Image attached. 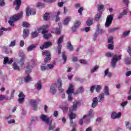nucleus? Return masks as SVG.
Masks as SVG:
<instances>
[{"instance_id":"f257e3e1","label":"nucleus","mask_w":131,"mask_h":131,"mask_svg":"<svg viewBox=\"0 0 131 131\" xmlns=\"http://www.w3.org/2000/svg\"><path fill=\"white\" fill-rule=\"evenodd\" d=\"M51 117H48V116L46 115H41L40 116V119L42 120V121L45 122L46 124L49 125V130H54L55 127H56V125H52V123H53V121L51 119Z\"/></svg>"},{"instance_id":"f03ea898","label":"nucleus","mask_w":131,"mask_h":131,"mask_svg":"<svg viewBox=\"0 0 131 131\" xmlns=\"http://www.w3.org/2000/svg\"><path fill=\"white\" fill-rule=\"evenodd\" d=\"M23 16V11H20L17 14H14L11 16L9 18V20L8 21V23L9 25L11 27H14L15 25L14 24V23H15V22H17V21H19V20H20V19L22 18Z\"/></svg>"},{"instance_id":"7ed1b4c3","label":"nucleus","mask_w":131,"mask_h":131,"mask_svg":"<svg viewBox=\"0 0 131 131\" xmlns=\"http://www.w3.org/2000/svg\"><path fill=\"white\" fill-rule=\"evenodd\" d=\"M32 69V66H30L29 63L28 65L27 66V70L26 71V74H28V75L24 78V81L25 83H28L29 81H31V78L30 77L29 74L31 73Z\"/></svg>"},{"instance_id":"20e7f679","label":"nucleus","mask_w":131,"mask_h":131,"mask_svg":"<svg viewBox=\"0 0 131 131\" xmlns=\"http://www.w3.org/2000/svg\"><path fill=\"white\" fill-rule=\"evenodd\" d=\"M120 60H121V55H114L111 62L112 67L113 68H115V67H116V65H117V62L120 61Z\"/></svg>"},{"instance_id":"39448f33","label":"nucleus","mask_w":131,"mask_h":131,"mask_svg":"<svg viewBox=\"0 0 131 131\" xmlns=\"http://www.w3.org/2000/svg\"><path fill=\"white\" fill-rule=\"evenodd\" d=\"M58 85V91L60 94H61L62 99H65V92H64V89H62V80L61 79H58L57 80Z\"/></svg>"},{"instance_id":"423d86ee","label":"nucleus","mask_w":131,"mask_h":131,"mask_svg":"<svg viewBox=\"0 0 131 131\" xmlns=\"http://www.w3.org/2000/svg\"><path fill=\"white\" fill-rule=\"evenodd\" d=\"M113 15H108L106 17V20L104 25L105 27L106 28L109 27L111 24H112V21H113Z\"/></svg>"},{"instance_id":"0eeeda50","label":"nucleus","mask_w":131,"mask_h":131,"mask_svg":"<svg viewBox=\"0 0 131 131\" xmlns=\"http://www.w3.org/2000/svg\"><path fill=\"white\" fill-rule=\"evenodd\" d=\"M36 11L34 9H30L29 6H28L26 8V16L29 17L30 15H35Z\"/></svg>"},{"instance_id":"6e6552de","label":"nucleus","mask_w":131,"mask_h":131,"mask_svg":"<svg viewBox=\"0 0 131 131\" xmlns=\"http://www.w3.org/2000/svg\"><path fill=\"white\" fill-rule=\"evenodd\" d=\"M94 111L93 110H90L89 111L88 115H85V123H89L91 121V118H92V115L93 114V112Z\"/></svg>"},{"instance_id":"1a4fd4ad","label":"nucleus","mask_w":131,"mask_h":131,"mask_svg":"<svg viewBox=\"0 0 131 131\" xmlns=\"http://www.w3.org/2000/svg\"><path fill=\"white\" fill-rule=\"evenodd\" d=\"M121 117V113L119 112L118 114L115 112L112 113L111 117L112 119H116L117 118H119Z\"/></svg>"},{"instance_id":"9d476101","label":"nucleus","mask_w":131,"mask_h":131,"mask_svg":"<svg viewBox=\"0 0 131 131\" xmlns=\"http://www.w3.org/2000/svg\"><path fill=\"white\" fill-rule=\"evenodd\" d=\"M22 2L21 0H15V2L13 3V6H16L15 10L16 11H18L20 9V7H21V4Z\"/></svg>"},{"instance_id":"9b49d317","label":"nucleus","mask_w":131,"mask_h":131,"mask_svg":"<svg viewBox=\"0 0 131 131\" xmlns=\"http://www.w3.org/2000/svg\"><path fill=\"white\" fill-rule=\"evenodd\" d=\"M52 42L50 41L45 42L42 47H40V49H41V50H44V49H48V48H50V47H52Z\"/></svg>"},{"instance_id":"f8f14e48","label":"nucleus","mask_w":131,"mask_h":131,"mask_svg":"<svg viewBox=\"0 0 131 131\" xmlns=\"http://www.w3.org/2000/svg\"><path fill=\"white\" fill-rule=\"evenodd\" d=\"M18 103L19 104H23L24 102V99H25V95L23 94V93L21 92L18 95Z\"/></svg>"},{"instance_id":"ddd939ff","label":"nucleus","mask_w":131,"mask_h":131,"mask_svg":"<svg viewBox=\"0 0 131 131\" xmlns=\"http://www.w3.org/2000/svg\"><path fill=\"white\" fill-rule=\"evenodd\" d=\"M56 89H57V84H52L50 88V92L53 95H55L57 92V90Z\"/></svg>"},{"instance_id":"4468645a","label":"nucleus","mask_w":131,"mask_h":131,"mask_svg":"<svg viewBox=\"0 0 131 131\" xmlns=\"http://www.w3.org/2000/svg\"><path fill=\"white\" fill-rule=\"evenodd\" d=\"M127 10L126 9H124L122 12L120 13L118 16V19L120 20V19H122L124 16H126L127 15Z\"/></svg>"},{"instance_id":"2eb2a0df","label":"nucleus","mask_w":131,"mask_h":131,"mask_svg":"<svg viewBox=\"0 0 131 131\" xmlns=\"http://www.w3.org/2000/svg\"><path fill=\"white\" fill-rule=\"evenodd\" d=\"M29 36V29H24L23 31V37L24 39L27 38Z\"/></svg>"},{"instance_id":"dca6fc26","label":"nucleus","mask_w":131,"mask_h":131,"mask_svg":"<svg viewBox=\"0 0 131 131\" xmlns=\"http://www.w3.org/2000/svg\"><path fill=\"white\" fill-rule=\"evenodd\" d=\"M37 101L36 100H31L30 104L32 105V106L33 107V110L34 111H36L37 110V104H36Z\"/></svg>"},{"instance_id":"f3484780","label":"nucleus","mask_w":131,"mask_h":131,"mask_svg":"<svg viewBox=\"0 0 131 131\" xmlns=\"http://www.w3.org/2000/svg\"><path fill=\"white\" fill-rule=\"evenodd\" d=\"M74 93V88H73V85L72 84H70L69 87L67 91V93L68 94H73Z\"/></svg>"},{"instance_id":"a211bd4d","label":"nucleus","mask_w":131,"mask_h":131,"mask_svg":"<svg viewBox=\"0 0 131 131\" xmlns=\"http://www.w3.org/2000/svg\"><path fill=\"white\" fill-rule=\"evenodd\" d=\"M100 28L101 26H100V25H97L96 28V32H98V35L104 34V33H105V30Z\"/></svg>"},{"instance_id":"6ab92c4d","label":"nucleus","mask_w":131,"mask_h":131,"mask_svg":"<svg viewBox=\"0 0 131 131\" xmlns=\"http://www.w3.org/2000/svg\"><path fill=\"white\" fill-rule=\"evenodd\" d=\"M72 19V18L70 16L64 18L63 21V25H64V26H67V25H68L69 23L71 21Z\"/></svg>"},{"instance_id":"aec40b11","label":"nucleus","mask_w":131,"mask_h":131,"mask_svg":"<svg viewBox=\"0 0 131 131\" xmlns=\"http://www.w3.org/2000/svg\"><path fill=\"white\" fill-rule=\"evenodd\" d=\"M67 49L68 50H69L70 52H73V51H74V47H73V45L71 44L70 41L67 42Z\"/></svg>"},{"instance_id":"412c9836","label":"nucleus","mask_w":131,"mask_h":131,"mask_svg":"<svg viewBox=\"0 0 131 131\" xmlns=\"http://www.w3.org/2000/svg\"><path fill=\"white\" fill-rule=\"evenodd\" d=\"M35 89H36L37 91H40L42 88V85H41V82L38 81L34 85Z\"/></svg>"},{"instance_id":"4be33fe9","label":"nucleus","mask_w":131,"mask_h":131,"mask_svg":"<svg viewBox=\"0 0 131 131\" xmlns=\"http://www.w3.org/2000/svg\"><path fill=\"white\" fill-rule=\"evenodd\" d=\"M13 63V59L11 58L9 60V58L8 57H6L4 59V64L6 65V64H12Z\"/></svg>"},{"instance_id":"5701e85b","label":"nucleus","mask_w":131,"mask_h":131,"mask_svg":"<svg viewBox=\"0 0 131 131\" xmlns=\"http://www.w3.org/2000/svg\"><path fill=\"white\" fill-rule=\"evenodd\" d=\"M98 97H95L93 100L92 104V108H96L98 106Z\"/></svg>"},{"instance_id":"b1692460","label":"nucleus","mask_w":131,"mask_h":131,"mask_svg":"<svg viewBox=\"0 0 131 131\" xmlns=\"http://www.w3.org/2000/svg\"><path fill=\"white\" fill-rule=\"evenodd\" d=\"M63 40H64V36H61L57 40L58 47H62V43L63 42Z\"/></svg>"},{"instance_id":"393cba45","label":"nucleus","mask_w":131,"mask_h":131,"mask_svg":"<svg viewBox=\"0 0 131 131\" xmlns=\"http://www.w3.org/2000/svg\"><path fill=\"white\" fill-rule=\"evenodd\" d=\"M93 22H94V19L92 17H89L86 21V24L87 26H92Z\"/></svg>"},{"instance_id":"a878e982","label":"nucleus","mask_w":131,"mask_h":131,"mask_svg":"<svg viewBox=\"0 0 131 131\" xmlns=\"http://www.w3.org/2000/svg\"><path fill=\"white\" fill-rule=\"evenodd\" d=\"M12 65L14 70H16V71H20L21 70L20 67L15 62L13 63Z\"/></svg>"},{"instance_id":"bb28decb","label":"nucleus","mask_w":131,"mask_h":131,"mask_svg":"<svg viewBox=\"0 0 131 131\" xmlns=\"http://www.w3.org/2000/svg\"><path fill=\"white\" fill-rule=\"evenodd\" d=\"M99 102L103 103L104 102V99H105V94L104 93H101L100 94L99 97Z\"/></svg>"},{"instance_id":"cd10ccee","label":"nucleus","mask_w":131,"mask_h":131,"mask_svg":"<svg viewBox=\"0 0 131 131\" xmlns=\"http://www.w3.org/2000/svg\"><path fill=\"white\" fill-rule=\"evenodd\" d=\"M36 48V45L33 44L27 48V52H31L32 50L35 49Z\"/></svg>"},{"instance_id":"c85d7f7f","label":"nucleus","mask_w":131,"mask_h":131,"mask_svg":"<svg viewBox=\"0 0 131 131\" xmlns=\"http://www.w3.org/2000/svg\"><path fill=\"white\" fill-rule=\"evenodd\" d=\"M104 95H105V96H110V93H109V88H108V86H105L104 87Z\"/></svg>"},{"instance_id":"c756f323","label":"nucleus","mask_w":131,"mask_h":131,"mask_svg":"<svg viewBox=\"0 0 131 131\" xmlns=\"http://www.w3.org/2000/svg\"><path fill=\"white\" fill-rule=\"evenodd\" d=\"M102 89H103V87L102 86V85H95V91L96 93H100Z\"/></svg>"},{"instance_id":"7c9ffc66","label":"nucleus","mask_w":131,"mask_h":131,"mask_svg":"<svg viewBox=\"0 0 131 131\" xmlns=\"http://www.w3.org/2000/svg\"><path fill=\"white\" fill-rule=\"evenodd\" d=\"M69 117L70 120H71V121L72 122V120H73V119H75V118L76 117V115L72 112L69 115Z\"/></svg>"},{"instance_id":"2f4dec72","label":"nucleus","mask_w":131,"mask_h":131,"mask_svg":"<svg viewBox=\"0 0 131 131\" xmlns=\"http://www.w3.org/2000/svg\"><path fill=\"white\" fill-rule=\"evenodd\" d=\"M36 121H37V117H32L31 122L29 124V125L30 126L32 125V124L34 123Z\"/></svg>"},{"instance_id":"473e14b6","label":"nucleus","mask_w":131,"mask_h":131,"mask_svg":"<svg viewBox=\"0 0 131 131\" xmlns=\"http://www.w3.org/2000/svg\"><path fill=\"white\" fill-rule=\"evenodd\" d=\"M53 30H54V31H55V34H56V35H60V34H61V30L60 28H54L53 29Z\"/></svg>"},{"instance_id":"72a5a7b5","label":"nucleus","mask_w":131,"mask_h":131,"mask_svg":"<svg viewBox=\"0 0 131 131\" xmlns=\"http://www.w3.org/2000/svg\"><path fill=\"white\" fill-rule=\"evenodd\" d=\"M25 59L20 58L19 61L17 63L18 64H19L21 67H23V66H24L25 65Z\"/></svg>"},{"instance_id":"f704fd0d","label":"nucleus","mask_w":131,"mask_h":131,"mask_svg":"<svg viewBox=\"0 0 131 131\" xmlns=\"http://www.w3.org/2000/svg\"><path fill=\"white\" fill-rule=\"evenodd\" d=\"M62 60H63V64H65L67 61V56H66V53L65 52H62Z\"/></svg>"},{"instance_id":"c9c22d12","label":"nucleus","mask_w":131,"mask_h":131,"mask_svg":"<svg viewBox=\"0 0 131 131\" xmlns=\"http://www.w3.org/2000/svg\"><path fill=\"white\" fill-rule=\"evenodd\" d=\"M43 19L45 21H49L50 20V14L46 13L44 14Z\"/></svg>"},{"instance_id":"e433bc0d","label":"nucleus","mask_w":131,"mask_h":131,"mask_svg":"<svg viewBox=\"0 0 131 131\" xmlns=\"http://www.w3.org/2000/svg\"><path fill=\"white\" fill-rule=\"evenodd\" d=\"M119 28H112L108 29L109 33H112L113 32H115L116 30H119Z\"/></svg>"},{"instance_id":"4c0bfd02","label":"nucleus","mask_w":131,"mask_h":131,"mask_svg":"<svg viewBox=\"0 0 131 131\" xmlns=\"http://www.w3.org/2000/svg\"><path fill=\"white\" fill-rule=\"evenodd\" d=\"M130 33V30L125 31L123 33L122 36L123 37H126V36H128V35H129Z\"/></svg>"},{"instance_id":"58836bf2","label":"nucleus","mask_w":131,"mask_h":131,"mask_svg":"<svg viewBox=\"0 0 131 131\" xmlns=\"http://www.w3.org/2000/svg\"><path fill=\"white\" fill-rule=\"evenodd\" d=\"M125 63L126 65H129V64L131 63L130 58H129L128 57H126L125 58Z\"/></svg>"},{"instance_id":"ea45409f","label":"nucleus","mask_w":131,"mask_h":131,"mask_svg":"<svg viewBox=\"0 0 131 131\" xmlns=\"http://www.w3.org/2000/svg\"><path fill=\"white\" fill-rule=\"evenodd\" d=\"M3 100H9V97H7L6 95H0V101H3Z\"/></svg>"},{"instance_id":"a19ab883","label":"nucleus","mask_w":131,"mask_h":131,"mask_svg":"<svg viewBox=\"0 0 131 131\" xmlns=\"http://www.w3.org/2000/svg\"><path fill=\"white\" fill-rule=\"evenodd\" d=\"M37 36H38V33L36 32V31L31 33V37L32 38H35V37H37Z\"/></svg>"},{"instance_id":"79ce46f5","label":"nucleus","mask_w":131,"mask_h":131,"mask_svg":"<svg viewBox=\"0 0 131 131\" xmlns=\"http://www.w3.org/2000/svg\"><path fill=\"white\" fill-rule=\"evenodd\" d=\"M99 70V66H95L93 69L91 70V73H94Z\"/></svg>"},{"instance_id":"37998d69","label":"nucleus","mask_w":131,"mask_h":131,"mask_svg":"<svg viewBox=\"0 0 131 131\" xmlns=\"http://www.w3.org/2000/svg\"><path fill=\"white\" fill-rule=\"evenodd\" d=\"M84 92V89L82 86L79 88L77 91V94H79V93H83Z\"/></svg>"},{"instance_id":"c03bdc74","label":"nucleus","mask_w":131,"mask_h":131,"mask_svg":"<svg viewBox=\"0 0 131 131\" xmlns=\"http://www.w3.org/2000/svg\"><path fill=\"white\" fill-rule=\"evenodd\" d=\"M46 64H42L41 66V71H45V70H47L48 69L47 66H46Z\"/></svg>"},{"instance_id":"a18cd8bd","label":"nucleus","mask_w":131,"mask_h":131,"mask_svg":"<svg viewBox=\"0 0 131 131\" xmlns=\"http://www.w3.org/2000/svg\"><path fill=\"white\" fill-rule=\"evenodd\" d=\"M23 27H26L27 28H29V26H30V24L28 23L27 21H24L23 23Z\"/></svg>"},{"instance_id":"49530a36","label":"nucleus","mask_w":131,"mask_h":131,"mask_svg":"<svg viewBox=\"0 0 131 131\" xmlns=\"http://www.w3.org/2000/svg\"><path fill=\"white\" fill-rule=\"evenodd\" d=\"M101 15L102 14L101 13H97L96 15L95 18V21H99V20H100V18H101Z\"/></svg>"},{"instance_id":"de8ad7c7","label":"nucleus","mask_w":131,"mask_h":131,"mask_svg":"<svg viewBox=\"0 0 131 131\" xmlns=\"http://www.w3.org/2000/svg\"><path fill=\"white\" fill-rule=\"evenodd\" d=\"M51 36H52V34H45L43 35V37L45 39H49V38H50V37H51Z\"/></svg>"},{"instance_id":"09e8293b","label":"nucleus","mask_w":131,"mask_h":131,"mask_svg":"<svg viewBox=\"0 0 131 131\" xmlns=\"http://www.w3.org/2000/svg\"><path fill=\"white\" fill-rule=\"evenodd\" d=\"M45 4L43 3L38 2L36 4L37 8H43Z\"/></svg>"},{"instance_id":"8fccbe9b","label":"nucleus","mask_w":131,"mask_h":131,"mask_svg":"<svg viewBox=\"0 0 131 131\" xmlns=\"http://www.w3.org/2000/svg\"><path fill=\"white\" fill-rule=\"evenodd\" d=\"M42 55L46 56V57H51V54L49 51L43 52Z\"/></svg>"},{"instance_id":"3c124183","label":"nucleus","mask_w":131,"mask_h":131,"mask_svg":"<svg viewBox=\"0 0 131 131\" xmlns=\"http://www.w3.org/2000/svg\"><path fill=\"white\" fill-rule=\"evenodd\" d=\"M125 124L127 128L129 129V130H131V124H129V122L128 121L125 122Z\"/></svg>"},{"instance_id":"603ef678","label":"nucleus","mask_w":131,"mask_h":131,"mask_svg":"<svg viewBox=\"0 0 131 131\" xmlns=\"http://www.w3.org/2000/svg\"><path fill=\"white\" fill-rule=\"evenodd\" d=\"M86 116H83L82 119H80L79 121V124H80V125H82L83 123V119H85V117Z\"/></svg>"},{"instance_id":"864d4df0","label":"nucleus","mask_w":131,"mask_h":131,"mask_svg":"<svg viewBox=\"0 0 131 131\" xmlns=\"http://www.w3.org/2000/svg\"><path fill=\"white\" fill-rule=\"evenodd\" d=\"M81 24V22L79 20H76V23L74 24V26L76 28H78V26H79Z\"/></svg>"},{"instance_id":"5fc2aeb1","label":"nucleus","mask_w":131,"mask_h":131,"mask_svg":"<svg viewBox=\"0 0 131 131\" xmlns=\"http://www.w3.org/2000/svg\"><path fill=\"white\" fill-rule=\"evenodd\" d=\"M51 60V56L46 57L44 59L45 64H47V63H49V61Z\"/></svg>"},{"instance_id":"6e6d98bb","label":"nucleus","mask_w":131,"mask_h":131,"mask_svg":"<svg viewBox=\"0 0 131 131\" xmlns=\"http://www.w3.org/2000/svg\"><path fill=\"white\" fill-rule=\"evenodd\" d=\"M95 89H96V85H92L90 88V92L91 93H92L93 94V93H94V91H95Z\"/></svg>"},{"instance_id":"4d7b16f0","label":"nucleus","mask_w":131,"mask_h":131,"mask_svg":"<svg viewBox=\"0 0 131 131\" xmlns=\"http://www.w3.org/2000/svg\"><path fill=\"white\" fill-rule=\"evenodd\" d=\"M15 46H16V40H14L13 41H12L10 45H9V47H15Z\"/></svg>"},{"instance_id":"13d9d810","label":"nucleus","mask_w":131,"mask_h":131,"mask_svg":"<svg viewBox=\"0 0 131 131\" xmlns=\"http://www.w3.org/2000/svg\"><path fill=\"white\" fill-rule=\"evenodd\" d=\"M113 55V53L111 52H107L105 54L106 57H107V58H111Z\"/></svg>"},{"instance_id":"bf43d9fd","label":"nucleus","mask_w":131,"mask_h":131,"mask_svg":"<svg viewBox=\"0 0 131 131\" xmlns=\"http://www.w3.org/2000/svg\"><path fill=\"white\" fill-rule=\"evenodd\" d=\"M6 28L2 27L0 29V36L4 34V31H5Z\"/></svg>"},{"instance_id":"052dcab7","label":"nucleus","mask_w":131,"mask_h":131,"mask_svg":"<svg viewBox=\"0 0 131 131\" xmlns=\"http://www.w3.org/2000/svg\"><path fill=\"white\" fill-rule=\"evenodd\" d=\"M107 42L108 43H113V36H110Z\"/></svg>"},{"instance_id":"680f3d73","label":"nucleus","mask_w":131,"mask_h":131,"mask_svg":"<svg viewBox=\"0 0 131 131\" xmlns=\"http://www.w3.org/2000/svg\"><path fill=\"white\" fill-rule=\"evenodd\" d=\"M98 36H99V34L98 33V32H95L93 36V40H96Z\"/></svg>"},{"instance_id":"e2e57ef3","label":"nucleus","mask_w":131,"mask_h":131,"mask_svg":"<svg viewBox=\"0 0 131 131\" xmlns=\"http://www.w3.org/2000/svg\"><path fill=\"white\" fill-rule=\"evenodd\" d=\"M19 57H20L21 59H25V55L23 52H21L19 54Z\"/></svg>"},{"instance_id":"0e129e2a","label":"nucleus","mask_w":131,"mask_h":131,"mask_svg":"<svg viewBox=\"0 0 131 131\" xmlns=\"http://www.w3.org/2000/svg\"><path fill=\"white\" fill-rule=\"evenodd\" d=\"M108 50H113L114 49V46L113 44H108Z\"/></svg>"},{"instance_id":"69168bd1","label":"nucleus","mask_w":131,"mask_h":131,"mask_svg":"<svg viewBox=\"0 0 131 131\" xmlns=\"http://www.w3.org/2000/svg\"><path fill=\"white\" fill-rule=\"evenodd\" d=\"M82 11H83V7H80L78 10V13H80L81 16L82 15Z\"/></svg>"},{"instance_id":"338daca9","label":"nucleus","mask_w":131,"mask_h":131,"mask_svg":"<svg viewBox=\"0 0 131 131\" xmlns=\"http://www.w3.org/2000/svg\"><path fill=\"white\" fill-rule=\"evenodd\" d=\"M54 68V65L52 64H47V69H53Z\"/></svg>"},{"instance_id":"774afa93","label":"nucleus","mask_w":131,"mask_h":131,"mask_svg":"<svg viewBox=\"0 0 131 131\" xmlns=\"http://www.w3.org/2000/svg\"><path fill=\"white\" fill-rule=\"evenodd\" d=\"M127 101L123 102L122 103H121V106L123 107V108H124V107H125L126 105H127Z\"/></svg>"}]
</instances>
